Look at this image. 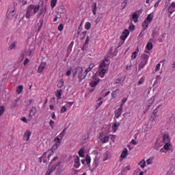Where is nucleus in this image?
Here are the masks:
<instances>
[{"label":"nucleus","instance_id":"nucleus-8","mask_svg":"<svg viewBox=\"0 0 175 175\" xmlns=\"http://www.w3.org/2000/svg\"><path fill=\"white\" fill-rule=\"evenodd\" d=\"M9 13L10 14H12V17H14V16H16V7L14 5L11 9L10 8L8 9L6 14L7 17H10V15H9Z\"/></svg>","mask_w":175,"mask_h":175},{"label":"nucleus","instance_id":"nucleus-24","mask_svg":"<svg viewBox=\"0 0 175 175\" xmlns=\"http://www.w3.org/2000/svg\"><path fill=\"white\" fill-rule=\"evenodd\" d=\"M118 126H120V122H116L112 125V129L113 132H117V129H118Z\"/></svg>","mask_w":175,"mask_h":175},{"label":"nucleus","instance_id":"nucleus-20","mask_svg":"<svg viewBox=\"0 0 175 175\" xmlns=\"http://www.w3.org/2000/svg\"><path fill=\"white\" fill-rule=\"evenodd\" d=\"M121 114H122V109L118 108L115 111L114 118H120V116H121Z\"/></svg>","mask_w":175,"mask_h":175},{"label":"nucleus","instance_id":"nucleus-14","mask_svg":"<svg viewBox=\"0 0 175 175\" xmlns=\"http://www.w3.org/2000/svg\"><path fill=\"white\" fill-rule=\"evenodd\" d=\"M74 167H75V169H79V167H80V157H79V156H77L76 158L74 159Z\"/></svg>","mask_w":175,"mask_h":175},{"label":"nucleus","instance_id":"nucleus-30","mask_svg":"<svg viewBox=\"0 0 175 175\" xmlns=\"http://www.w3.org/2000/svg\"><path fill=\"white\" fill-rule=\"evenodd\" d=\"M137 54H139V46L137 47L135 51H134L131 55V59H135L136 57H137Z\"/></svg>","mask_w":175,"mask_h":175},{"label":"nucleus","instance_id":"nucleus-37","mask_svg":"<svg viewBox=\"0 0 175 175\" xmlns=\"http://www.w3.org/2000/svg\"><path fill=\"white\" fill-rule=\"evenodd\" d=\"M161 107H162L161 105H159V106H157V108L153 110V112L152 113L156 114V115H159L158 113V111H159V109H161Z\"/></svg>","mask_w":175,"mask_h":175},{"label":"nucleus","instance_id":"nucleus-6","mask_svg":"<svg viewBox=\"0 0 175 175\" xmlns=\"http://www.w3.org/2000/svg\"><path fill=\"white\" fill-rule=\"evenodd\" d=\"M83 67L80 68V70L78 73V83H81L84 79L87 77V73L85 75L83 74Z\"/></svg>","mask_w":175,"mask_h":175},{"label":"nucleus","instance_id":"nucleus-3","mask_svg":"<svg viewBox=\"0 0 175 175\" xmlns=\"http://www.w3.org/2000/svg\"><path fill=\"white\" fill-rule=\"evenodd\" d=\"M46 10H47V8L45 6L44 8L40 9V12L37 14L38 18H40L41 16H42V17L40 18L39 22L38 23V29L37 30V32H40V29H42V27H43V17H44V15L46 14Z\"/></svg>","mask_w":175,"mask_h":175},{"label":"nucleus","instance_id":"nucleus-46","mask_svg":"<svg viewBox=\"0 0 175 175\" xmlns=\"http://www.w3.org/2000/svg\"><path fill=\"white\" fill-rule=\"evenodd\" d=\"M25 57V54H24V53H22L18 58V62H23V61H24Z\"/></svg>","mask_w":175,"mask_h":175},{"label":"nucleus","instance_id":"nucleus-60","mask_svg":"<svg viewBox=\"0 0 175 175\" xmlns=\"http://www.w3.org/2000/svg\"><path fill=\"white\" fill-rule=\"evenodd\" d=\"M73 43V42H72L68 47V53H70V51H72V47H73V45L72 44Z\"/></svg>","mask_w":175,"mask_h":175},{"label":"nucleus","instance_id":"nucleus-40","mask_svg":"<svg viewBox=\"0 0 175 175\" xmlns=\"http://www.w3.org/2000/svg\"><path fill=\"white\" fill-rule=\"evenodd\" d=\"M80 68L81 67H77L76 68H75L74 70H72V77H75L76 76V75H77V72L79 70H80Z\"/></svg>","mask_w":175,"mask_h":175},{"label":"nucleus","instance_id":"nucleus-59","mask_svg":"<svg viewBox=\"0 0 175 175\" xmlns=\"http://www.w3.org/2000/svg\"><path fill=\"white\" fill-rule=\"evenodd\" d=\"M81 35H82V37L81 38V40H83V39L85 38V36L87 35V31H83Z\"/></svg>","mask_w":175,"mask_h":175},{"label":"nucleus","instance_id":"nucleus-33","mask_svg":"<svg viewBox=\"0 0 175 175\" xmlns=\"http://www.w3.org/2000/svg\"><path fill=\"white\" fill-rule=\"evenodd\" d=\"M118 92H120V89H116L115 91L112 92L111 98L116 99V97L118 95Z\"/></svg>","mask_w":175,"mask_h":175},{"label":"nucleus","instance_id":"nucleus-45","mask_svg":"<svg viewBox=\"0 0 175 175\" xmlns=\"http://www.w3.org/2000/svg\"><path fill=\"white\" fill-rule=\"evenodd\" d=\"M139 165L142 167V169H144V167H146V161L144 160H142L139 163Z\"/></svg>","mask_w":175,"mask_h":175},{"label":"nucleus","instance_id":"nucleus-11","mask_svg":"<svg viewBox=\"0 0 175 175\" xmlns=\"http://www.w3.org/2000/svg\"><path fill=\"white\" fill-rule=\"evenodd\" d=\"M61 163H62V161H59L57 163L53 164L49 170L51 172H55V170H57V167H58V166H60Z\"/></svg>","mask_w":175,"mask_h":175},{"label":"nucleus","instance_id":"nucleus-4","mask_svg":"<svg viewBox=\"0 0 175 175\" xmlns=\"http://www.w3.org/2000/svg\"><path fill=\"white\" fill-rule=\"evenodd\" d=\"M148 58H150V55L147 54H144L142 56V60L138 66V70H142V69H143L146 66V65H147V63L148 62Z\"/></svg>","mask_w":175,"mask_h":175},{"label":"nucleus","instance_id":"nucleus-13","mask_svg":"<svg viewBox=\"0 0 175 175\" xmlns=\"http://www.w3.org/2000/svg\"><path fill=\"white\" fill-rule=\"evenodd\" d=\"M36 113V107H32L31 109H30L29 114V121L35 116Z\"/></svg>","mask_w":175,"mask_h":175},{"label":"nucleus","instance_id":"nucleus-12","mask_svg":"<svg viewBox=\"0 0 175 175\" xmlns=\"http://www.w3.org/2000/svg\"><path fill=\"white\" fill-rule=\"evenodd\" d=\"M31 135H32V133L29 130H27L23 135V139L26 141L28 142L29 140V137H31Z\"/></svg>","mask_w":175,"mask_h":175},{"label":"nucleus","instance_id":"nucleus-52","mask_svg":"<svg viewBox=\"0 0 175 175\" xmlns=\"http://www.w3.org/2000/svg\"><path fill=\"white\" fill-rule=\"evenodd\" d=\"M129 31L130 32H132L133 31H135V25L131 24L129 27Z\"/></svg>","mask_w":175,"mask_h":175},{"label":"nucleus","instance_id":"nucleus-18","mask_svg":"<svg viewBox=\"0 0 175 175\" xmlns=\"http://www.w3.org/2000/svg\"><path fill=\"white\" fill-rule=\"evenodd\" d=\"M155 101V96H153L148 101V104L146 106V110H148L151 106H152V103Z\"/></svg>","mask_w":175,"mask_h":175},{"label":"nucleus","instance_id":"nucleus-2","mask_svg":"<svg viewBox=\"0 0 175 175\" xmlns=\"http://www.w3.org/2000/svg\"><path fill=\"white\" fill-rule=\"evenodd\" d=\"M39 9H40V5L39 4H30L26 9L25 18L27 20H29L32 16H35V14L39 12Z\"/></svg>","mask_w":175,"mask_h":175},{"label":"nucleus","instance_id":"nucleus-47","mask_svg":"<svg viewBox=\"0 0 175 175\" xmlns=\"http://www.w3.org/2000/svg\"><path fill=\"white\" fill-rule=\"evenodd\" d=\"M17 42L14 41L8 47V50H13L14 49V46H16V44Z\"/></svg>","mask_w":175,"mask_h":175},{"label":"nucleus","instance_id":"nucleus-36","mask_svg":"<svg viewBox=\"0 0 175 175\" xmlns=\"http://www.w3.org/2000/svg\"><path fill=\"white\" fill-rule=\"evenodd\" d=\"M154 48V45L152 44V42H148L146 44V49L147 50L150 51V50H152V49Z\"/></svg>","mask_w":175,"mask_h":175},{"label":"nucleus","instance_id":"nucleus-26","mask_svg":"<svg viewBox=\"0 0 175 175\" xmlns=\"http://www.w3.org/2000/svg\"><path fill=\"white\" fill-rule=\"evenodd\" d=\"M85 162H86L88 167L91 166V157L90 156V154H87Z\"/></svg>","mask_w":175,"mask_h":175},{"label":"nucleus","instance_id":"nucleus-9","mask_svg":"<svg viewBox=\"0 0 175 175\" xmlns=\"http://www.w3.org/2000/svg\"><path fill=\"white\" fill-rule=\"evenodd\" d=\"M128 36H129V31L128 29H126L123 31L122 34L120 36V39L121 40H126Z\"/></svg>","mask_w":175,"mask_h":175},{"label":"nucleus","instance_id":"nucleus-51","mask_svg":"<svg viewBox=\"0 0 175 175\" xmlns=\"http://www.w3.org/2000/svg\"><path fill=\"white\" fill-rule=\"evenodd\" d=\"M85 29H91V23L86 22L85 24Z\"/></svg>","mask_w":175,"mask_h":175},{"label":"nucleus","instance_id":"nucleus-38","mask_svg":"<svg viewBox=\"0 0 175 175\" xmlns=\"http://www.w3.org/2000/svg\"><path fill=\"white\" fill-rule=\"evenodd\" d=\"M78 154H79V157H81V158H84V148H81L79 150Z\"/></svg>","mask_w":175,"mask_h":175},{"label":"nucleus","instance_id":"nucleus-34","mask_svg":"<svg viewBox=\"0 0 175 175\" xmlns=\"http://www.w3.org/2000/svg\"><path fill=\"white\" fill-rule=\"evenodd\" d=\"M23 90H24V85H19L17 86V94H21V92H23Z\"/></svg>","mask_w":175,"mask_h":175},{"label":"nucleus","instance_id":"nucleus-56","mask_svg":"<svg viewBox=\"0 0 175 175\" xmlns=\"http://www.w3.org/2000/svg\"><path fill=\"white\" fill-rule=\"evenodd\" d=\"M57 29H58V31H60V32L62 31H64V24L61 23V24L58 26Z\"/></svg>","mask_w":175,"mask_h":175},{"label":"nucleus","instance_id":"nucleus-35","mask_svg":"<svg viewBox=\"0 0 175 175\" xmlns=\"http://www.w3.org/2000/svg\"><path fill=\"white\" fill-rule=\"evenodd\" d=\"M132 18L133 20L135 22V23H137L138 20L137 18H139V15L137 14L136 12H134L132 15Z\"/></svg>","mask_w":175,"mask_h":175},{"label":"nucleus","instance_id":"nucleus-23","mask_svg":"<svg viewBox=\"0 0 175 175\" xmlns=\"http://www.w3.org/2000/svg\"><path fill=\"white\" fill-rule=\"evenodd\" d=\"M129 155L128 153V148H125L124 150L122 151V152L121 153V158H122L123 159H125V158L126 157V156Z\"/></svg>","mask_w":175,"mask_h":175},{"label":"nucleus","instance_id":"nucleus-53","mask_svg":"<svg viewBox=\"0 0 175 175\" xmlns=\"http://www.w3.org/2000/svg\"><path fill=\"white\" fill-rule=\"evenodd\" d=\"M83 44H85L86 46H88V44H90V36H88L86 37V40H85V41Z\"/></svg>","mask_w":175,"mask_h":175},{"label":"nucleus","instance_id":"nucleus-57","mask_svg":"<svg viewBox=\"0 0 175 175\" xmlns=\"http://www.w3.org/2000/svg\"><path fill=\"white\" fill-rule=\"evenodd\" d=\"M152 38H155V36H158V31L153 30L152 33Z\"/></svg>","mask_w":175,"mask_h":175},{"label":"nucleus","instance_id":"nucleus-10","mask_svg":"<svg viewBox=\"0 0 175 175\" xmlns=\"http://www.w3.org/2000/svg\"><path fill=\"white\" fill-rule=\"evenodd\" d=\"M55 144L51 147V148L50 149V151H51V152H53V154H54V152H55V150L58 149V147H59L60 146V143H59V139H58V141H55Z\"/></svg>","mask_w":175,"mask_h":175},{"label":"nucleus","instance_id":"nucleus-17","mask_svg":"<svg viewBox=\"0 0 175 175\" xmlns=\"http://www.w3.org/2000/svg\"><path fill=\"white\" fill-rule=\"evenodd\" d=\"M92 10L94 16H96V12H98V6L96 2H93L92 4Z\"/></svg>","mask_w":175,"mask_h":175},{"label":"nucleus","instance_id":"nucleus-15","mask_svg":"<svg viewBox=\"0 0 175 175\" xmlns=\"http://www.w3.org/2000/svg\"><path fill=\"white\" fill-rule=\"evenodd\" d=\"M125 79H126V76L121 77L120 76L115 82V84H122L125 81Z\"/></svg>","mask_w":175,"mask_h":175},{"label":"nucleus","instance_id":"nucleus-7","mask_svg":"<svg viewBox=\"0 0 175 175\" xmlns=\"http://www.w3.org/2000/svg\"><path fill=\"white\" fill-rule=\"evenodd\" d=\"M47 63L46 62H42L38 68V73H43L44 69H46V66Z\"/></svg>","mask_w":175,"mask_h":175},{"label":"nucleus","instance_id":"nucleus-54","mask_svg":"<svg viewBox=\"0 0 175 175\" xmlns=\"http://www.w3.org/2000/svg\"><path fill=\"white\" fill-rule=\"evenodd\" d=\"M153 87L154 88H158V87H159V81H157L155 80L154 84H153Z\"/></svg>","mask_w":175,"mask_h":175},{"label":"nucleus","instance_id":"nucleus-31","mask_svg":"<svg viewBox=\"0 0 175 175\" xmlns=\"http://www.w3.org/2000/svg\"><path fill=\"white\" fill-rule=\"evenodd\" d=\"M103 13H101L98 15V16L96 18L95 23L96 24H99V23H100V20H102V18H103Z\"/></svg>","mask_w":175,"mask_h":175},{"label":"nucleus","instance_id":"nucleus-62","mask_svg":"<svg viewBox=\"0 0 175 175\" xmlns=\"http://www.w3.org/2000/svg\"><path fill=\"white\" fill-rule=\"evenodd\" d=\"M29 62V59L28 58H26L23 62V66H27V65H28Z\"/></svg>","mask_w":175,"mask_h":175},{"label":"nucleus","instance_id":"nucleus-61","mask_svg":"<svg viewBox=\"0 0 175 175\" xmlns=\"http://www.w3.org/2000/svg\"><path fill=\"white\" fill-rule=\"evenodd\" d=\"M21 121H23L25 124H28V120L25 117H22Z\"/></svg>","mask_w":175,"mask_h":175},{"label":"nucleus","instance_id":"nucleus-5","mask_svg":"<svg viewBox=\"0 0 175 175\" xmlns=\"http://www.w3.org/2000/svg\"><path fill=\"white\" fill-rule=\"evenodd\" d=\"M100 81V79H99L96 75H94L92 76V81H91L90 85H91V87L95 88L98 85V84H99V82Z\"/></svg>","mask_w":175,"mask_h":175},{"label":"nucleus","instance_id":"nucleus-44","mask_svg":"<svg viewBox=\"0 0 175 175\" xmlns=\"http://www.w3.org/2000/svg\"><path fill=\"white\" fill-rule=\"evenodd\" d=\"M59 157L58 156H56V157H55L51 161H50V163H49V167H50V166L51 165H53V163H54V162H55V161H57V159H59Z\"/></svg>","mask_w":175,"mask_h":175},{"label":"nucleus","instance_id":"nucleus-48","mask_svg":"<svg viewBox=\"0 0 175 175\" xmlns=\"http://www.w3.org/2000/svg\"><path fill=\"white\" fill-rule=\"evenodd\" d=\"M101 142L103 144L107 143V142H109V136H105L103 138H101Z\"/></svg>","mask_w":175,"mask_h":175},{"label":"nucleus","instance_id":"nucleus-22","mask_svg":"<svg viewBox=\"0 0 175 175\" xmlns=\"http://www.w3.org/2000/svg\"><path fill=\"white\" fill-rule=\"evenodd\" d=\"M47 152H44L43 154L41 156L43 163H46V165H47V162H49L47 159Z\"/></svg>","mask_w":175,"mask_h":175},{"label":"nucleus","instance_id":"nucleus-64","mask_svg":"<svg viewBox=\"0 0 175 175\" xmlns=\"http://www.w3.org/2000/svg\"><path fill=\"white\" fill-rule=\"evenodd\" d=\"M66 111V107L63 106L61 109V113H65Z\"/></svg>","mask_w":175,"mask_h":175},{"label":"nucleus","instance_id":"nucleus-50","mask_svg":"<svg viewBox=\"0 0 175 175\" xmlns=\"http://www.w3.org/2000/svg\"><path fill=\"white\" fill-rule=\"evenodd\" d=\"M72 67H70L68 70V71L66 73V76H67L68 77H69V76H70V75H72Z\"/></svg>","mask_w":175,"mask_h":175},{"label":"nucleus","instance_id":"nucleus-43","mask_svg":"<svg viewBox=\"0 0 175 175\" xmlns=\"http://www.w3.org/2000/svg\"><path fill=\"white\" fill-rule=\"evenodd\" d=\"M64 79H60L59 82L57 83V87L58 88H62V87H64Z\"/></svg>","mask_w":175,"mask_h":175},{"label":"nucleus","instance_id":"nucleus-63","mask_svg":"<svg viewBox=\"0 0 175 175\" xmlns=\"http://www.w3.org/2000/svg\"><path fill=\"white\" fill-rule=\"evenodd\" d=\"M147 165H152V159H148L146 161Z\"/></svg>","mask_w":175,"mask_h":175},{"label":"nucleus","instance_id":"nucleus-32","mask_svg":"<svg viewBox=\"0 0 175 175\" xmlns=\"http://www.w3.org/2000/svg\"><path fill=\"white\" fill-rule=\"evenodd\" d=\"M148 24H150V23H148L146 20H144V21L142 23V27H143L144 31H146V29H147L148 28Z\"/></svg>","mask_w":175,"mask_h":175},{"label":"nucleus","instance_id":"nucleus-49","mask_svg":"<svg viewBox=\"0 0 175 175\" xmlns=\"http://www.w3.org/2000/svg\"><path fill=\"white\" fill-rule=\"evenodd\" d=\"M4 113H5V106L3 105L0 106V117L1 116H3Z\"/></svg>","mask_w":175,"mask_h":175},{"label":"nucleus","instance_id":"nucleus-27","mask_svg":"<svg viewBox=\"0 0 175 175\" xmlns=\"http://www.w3.org/2000/svg\"><path fill=\"white\" fill-rule=\"evenodd\" d=\"M159 116V115H157L155 113H152L150 118V121H152V122H154V121H157V120H158Z\"/></svg>","mask_w":175,"mask_h":175},{"label":"nucleus","instance_id":"nucleus-41","mask_svg":"<svg viewBox=\"0 0 175 175\" xmlns=\"http://www.w3.org/2000/svg\"><path fill=\"white\" fill-rule=\"evenodd\" d=\"M58 0H51V7L54 9L55 6H57V2Z\"/></svg>","mask_w":175,"mask_h":175},{"label":"nucleus","instance_id":"nucleus-28","mask_svg":"<svg viewBox=\"0 0 175 175\" xmlns=\"http://www.w3.org/2000/svg\"><path fill=\"white\" fill-rule=\"evenodd\" d=\"M165 143V145H164V148H165V150L166 151H170V150H172V144L169 142H164Z\"/></svg>","mask_w":175,"mask_h":175},{"label":"nucleus","instance_id":"nucleus-58","mask_svg":"<svg viewBox=\"0 0 175 175\" xmlns=\"http://www.w3.org/2000/svg\"><path fill=\"white\" fill-rule=\"evenodd\" d=\"M19 100H20V99H18V98H17L14 100V107H18V106H19V105L18 104Z\"/></svg>","mask_w":175,"mask_h":175},{"label":"nucleus","instance_id":"nucleus-1","mask_svg":"<svg viewBox=\"0 0 175 175\" xmlns=\"http://www.w3.org/2000/svg\"><path fill=\"white\" fill-rule=\"evenodd\" d=\"M110 65V59L105 58L100 64L98 65V70L96 75H98L99 77L103 79L106 72H107V67Z\"/></svg>","mask_w":175,"mask_h":175},{"label":"nucleus","instance_id":"nucleus-29","mask_svg":"<svg viewBox=\"0 0 175 175\" xmlns=\"http://www.w3.org/2000/svg\"><path fill=\"white\" fill-rule=\"evenodd\" d=\"M57 99H61V96H62V90H57L55 92Z\"/></svg>","mask_w":175,"mask_h":175},{"label":"nucleus","instance_id":"nucleus-25","mask_svg":"<svg viewBox=\"0 0 175 175\" xmlns=\"http://www.w3.org/2000/svg\"><path fill=\"white\" fill-rule=\"evenodd\" d=\"M64 136L65 135L64 134H62V133H60L59 135L55 138L53 142H57L59 140V143L61 144L62 139H64Z\"/></svg>","mask_w":175,"mask_h":175},{"label":"nucleus","instance_id":"nucleus-19","mask_svg":"<svg viewBox=\"0 0 175 175\" xmlns=\"http://www.w3.org/2000/svg\"><path fill=\"white\" fill-rule=\"evenodd\" d=\"M94 68H95V64L94 63H92L89 65L88 68H87L85 70V73H86V75H88L89 72H91V70H92V69H94Z\"/></svg>","mask_w":175,"mask_h":175},{"label":"nucleus","instance_id":"nucleus-16","mask_svg":"<svg viewBox=\"0 0 175 175\" xmlns=\"http://www.w3.org/2000/svg\"><path fill=\"white\" fill-rule=\"evenodd\" d=\"M99 166V161L98 160H94V163L92 165V168L90 167V172H94V170H96V167Z\"/></svg>","mask_w":175,"mask_h":175},{"label":"nucleus","instance_id":"nucleus-21","mask_svg":"<svg viewBox=\"0 0 175 175\" xmlns=\"http://www.w3.org/2000/svg\"><path fill=\"white\" fill-rule=\"evenodd\" d=\"M152 20H154V13L153 12L149 14L145 19V21H148L149 23H151Z\"/></svg>","mask_w":175,"mask_h":175},{"label":"nucleus","instance_id":"nucleus-39","mask_svg":"<svg viewBox=\"0 0 175 175\" xmlns=\"http://www.w3.org/2000/svg\"><path fill=\"white\" fill-rule=\"evenodd\" d=\"M128 3V0H124V1L121 3L122 10H124L126 8V5Z\"/></svg>","mask_w":175,"mask_h":175},{"label":"nucleus","instance_id":"nucleus-42","mask_svg":"<svg viewBox=\"0 0 175 175\" xmlns=\"http://www.w3.org/2000/svg\"><path fill=\"white\" fill-rule=\"evenodd\" d=\"M163 143H169V135H164L163 137Z\"/></svg>","mask_w":175,"mask_h":175},{"label":"nucleus","instance_id":"nucleus-55","mask_svg":"<svg viewBox=\"0 0 175 175\" xmlns=\"http://www.w3.org/2000/svg\"><path fill=\"white\" fill-rule=\"evenodd\" d=\"M68 128H69V125L65 127L60 133H62V135H64L65 136V135H66V131H68Z\"/></svg>","mask_w":175,"mask_h":175}]
</instances>
